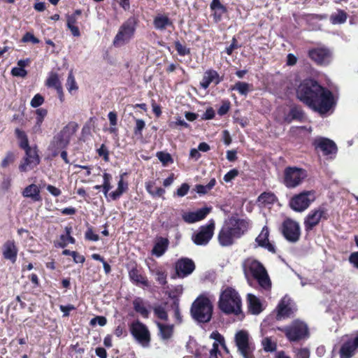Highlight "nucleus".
Masks as SVG:
<instances>
[{
    "instance_id": "1",
    "label": "nucleus",
    "mask_w": 358,
    "mask_h": 358,
    "mask_svg": "<svg viewBox=\"0 0 358 358\" xmlns=\"http://www.w3.org/2000/svg\"><path fill=\"white\" fill-rule=\"evenodd\" d=\"M296 96L308 107L320 114L327 113L335 104L331 92L313 79H306L300 83L296 90Z\"/></svg>"
},
{
    "instance_id": "2",
    "label": "nucleus",
    "mask_w": 358,
    "mask_h": 358,
    "mask_svg": "<svg viewBox=\"0 0 358 358\" xmlns=\"http://www.w3.org/2000/svg\"><path fill=\"white\" fill-rule=\"evenodd\" d=\"M242 267L248 280L252 278L257 281L262 288L266 290L271 288V282L267 271L259 261L249 257L243 262Z\"/></svg>"
},
{
    "instance_id": "3",
    "label": "nucleus",
    "mask_w": 358,
    "mask_h": 358,
    "mask_svg": "<svg viewBox=\"0 0 358 358\" xmlns=\"http://www.w3.org/2000/svg\"><path fill=\"white\" fill-rule=\"evenodd\" d=\"M218 306L225 314L239 315L242 312V301L238 292L232 287L225 288L220 295Z\"/></svg>"
},
{
    "instance_id": "4",
    "label": "nucleus",
    "mask_w": 358,
    "mask_h": 358,
    "mask_svg": "<svg viewBox=\"0 0 358 358\" xmlns=\"http://www.w3.org/2000/svg\"><path fill=\"white\" fill-rule=\"evenodd\" d=\"M190 313L194 320L206 323L210 320L213 313V304L205 294L199 296L191 306Z\"/></svg>"
},
{
    "instance_id": "5",
    "label": "nucleus",
    "mask_w": 358,
    "mask_h": 358,
    "mask_svg": "<svg viewBox=\"0 0 358 358\" xmlns=\"http://www.w3.org/2000/svg\"><path fill=\"white\" fill-rule=\"evenodd\" d=\"M78 124L73 122H69L53 137L50 145L52 156H57L59 151L65 149L69 144L71 136L76 132Z\"/></svg>"
},
{
    "instance_id": "6",
    "label": "nucleus",
    "mask_w": 358,
    "mask_h": 358,
    "mask_svg": "<svg viewBox=\"0 0 358 358\" xmlns=\"http://www.w3.org/2000/svg\"><path fill=\"white\" fill-rule=\"evenodd\" d=\"M136 24V21L135 18H129L120 27V29L113 40V45L116 47H120L128 43L134 34Z\"/></svg>"
},
{
    "instance_id": "7",
    "label": "nucleus",
    "mask_w": 358,
    "mask_h": 358,
    "mask_svg": "<svg viewBox=\"0 0 358 358\" xmlns=\"http://www.w3.org/2000/svg\"><path fill=\"white\" fill-rule=\"evenodd\" d=\"M235 343L238 352L243 358H251L255 349L250 341L249 334L244 330L238 331L235 335Z\"/></svg>"
},
{
    "instance_id": "8",
    "label": "nucleus",
    "mask_w": 358,
    "mask_h": 358,
    "mask_svg": "<svg viewBox=\"0 0 358 358\" xmlns=\"http://www.w3.org/2000/svg\"><path fill=\"white\" fill-rule=\"evenodd\" d=\"M306 177V171L296 167H287L284 173V183L289 188L299 185Z\"/></svg>"
},
{
    "instance_id": "9",
    "label": "nucleus",
    "mask_w": 358,
    "mask_h": 358,
    "mask_svg": "<svg viewBox=\"0 0 358 358\" xmlns=\"http://www.w3.org/2000/svg\"><path fill=\"white\" fill-rule=\"evenodd\" d=\"M287 338L291 341H297L308 336V330L306 324L296 320L285 329Z\"/></svg>"
},
{
    "instance_id": "10",
    "label": "nucleus",
    "mask_w": 358,
    "mask_h": 358,
    "mask_svg": "<svg viewBox=\"0 0 358 358\" xmlns=\"http://www.w3.org/2000/svg\"><path fill=\"white\" fill-rule=\"evenodd\" d=\"M130 329L133 336L143 347L149 346L150 334L145 324L139 321H136L131 324Z\"/></svg>"
},
{
    "instance_id": "11",
    "label": "nucleus",
    "mask_w": 358,
    "mask_h": 358,
    "mask_svg": "<svg viewBox=\"0 0 358 358\" xmlns=\"http://www.w3.org/2000/svg\"><path fill=\"white\" fill-rule=\"evenodd\" d=\"M282 232L288 241L296 243L301 235L299 224L291 219H286L282 223Z\"/></svg>"
},
{
    "instance_id": "12",
    "label": "nucleus",
    "mask_w": 358,
    "mask_h": 358,
    "mask_svg": "<svg viewBox=\"0 0 358 358\" xmlns=\"http://www.w3.org/2000/svg\"><path fill=\"white\" fill-rule=\"evenodd\" d=\"M309 57L319 65L326 66L332 59L331 51L326 47H318L308 51Z\"/></svg>"
},
{
    "instance_id": "13",
    "label": "nucleus",
    "mask_w": 358,
    "mask_h": 358,
    "mask_svg": "<svg viewBox=\"0 0 358 358\" xmlns=\"http://www.w3.org/2000/svg\"><path fill=\"white\" fill-rule=\"evenodd\" d=\"M315 199L313 193L305 192L294 196L290 201L291 208L298 212L306 210Z\"/></svg>"
},
{
    "instance_id": "14",
    "label": "nucleus",
    "mask_w": 358,
    "mask_h": 358,
    "mask_svg": "<svg viewBox=\"0 0 358 358\" xmlns=\"http://www.w3.org/2000/svg\"><path fill=\"white\" fill-rule=\"evenodd\" d=\"M215 224L211 220L209 224L200 227L199 231L192 236V241L196 245H205L212 238Z\"/></svg>"
},
{
    "instance_id": "15",
    "label": "nucleus",
    "mask_w": 358,
    "mask_h": 358,
    "mask_svg": "<svg viewBox=\"0 0 358 358\" xmlns=\"http://www.w3.org/2000/svg\"><path fill=\"white\" fill-rule=\"evenodd\" d=\"M40 163V158L36 148L28 149L25 151V157L19 166L21 172H27L34 169Z\"/></svg>"
},
{
    "instance_id": "16",
    "label": "nucleus",
    "mask_w": 358,
    "mask_h": 358,
    "mask_svg": "<svg viewBox=\"0 0 358 358\" xmlns=\"http://www.w3.org/2000/svg\"><path fill=\"white\" fill-rule=\"evenodd\" d=\"M175 269L176 275L178 278H184L194 271L195 264L189 258H181L176 262Z\"/></svg>"
},
{
    "instance_id": "17",
    "label": "nucleus",
    "mask_w": 358,
    "mask_h": 358,
    "mask_svg": "<svg viewBox=\"0 0 358 358\" xmlns=\"http://www.w3.org/2000/svg\"><path fill=\"white\" fill-rule=\"evenodd\" d=\"M322 219H327V211L324 207L312 210L305 220L306 230L312 229Z\"/></svg>"
},
{
    "instance_id": "18",
    "label": "nucleus",
    "mask_w": 358,
    "mask_h": 358,
    "mask_svg": "<svg viewBox=\"0 0 358 358\" xmlns=\"http://www.w3.org/2000/svg\"><path fill=\"white\" fill-rule=\"evenodd\" d=\"M294 310V303L292 300L285 296L283 297L278 306L277 319L289 317Z\"/></svg>"
},
{
    "instance_id": "19",
    "label": "nucleus",
    "mask_w": 358,
    "mask_h": 358,
    "mask_svg": "<svg viewBox=\"0 0 358 358\" xmlns=\"http://www.w3.org/2000/svg\"><path fill=\"white\" fill-rule=\"evenodd\" d=\"M358 348V335L344 342L340 349L341 358H351Z\"/></svg>"
},
{
    "instance_id": "20",
    "label": "nucleus",
    "mask_w": 358,
    "mask_h": 358,
    "mask_svg": "<svg viewBox=\"0 0 358 358\" xmlns=\"http://www.w3.org/2000/svg\"><path fill=\"white\" fill-rule=\"evenodd\" d=\"M210 208H203L194 212H185L182 215L183 220L187 223H194L206 217L210 213Z\"/></svg>"
},
{
    "instance_id": "21",
    "label": "nucleus",
    "mask_w": 358,
    "mask_h": 358,
    "mask_svg": "<svg viewBox=\"0 0 358 358\" xmlns=\"http://www.w3.org/2000/svg\"><path fill=\"white\" fill-rule=\"evenodd\" d=\"M268 236L269 231L268 227L265 226L262 228L260 234L256 238L255 241L257 243L259 246L266 248L272 253H275V246L268 241Z\"/></svg>"
},
{
    "instance_id": "22",
    "label": "nucleus",
    "mask_w": 358,
    "mask_h": 358,
    "mask_svg": "<svg viewBox=\"0 0 358 358\" xmlns=\"http://www.w3.org/2000/svg\"><path fill=\"white\" fill-rule=\"evenodd\" d=\"M221 80L222 79L216 71L209 69L204 73L202 80L200 83V85L202 88L206 90L211 83H214L216 85L219 84Z\"/></svg>"
},
{
    "instance_id": "23",
    "label": "nucleus",
    "mask_w": 358,
    "mask_h": 358,
    "mask_svg": "<svg viewBox=\"0 0 358 358\" xmlns=\"http://www.w3.org/2000/svg\"><path fill=\"white\" fill-rule=\"evenodd\" d=\"M129 280L136 285H142L145 287L149 286L147 278L141 273V271L138 269L136 265L129 269Z\"/></svg>"
},
{
    "instance_id": "24",
    "label": "nucleus",
    "mask_w": 358,
    "mask_h": 358,
    "mask_svg": "<svg viewBox=\"0 0 358 358\" xmlns=\"http://www.w3.org/2000/svg\"><path fill=\"white\" fill-rule=\"evenodd\" d=\"M315 145L317 148L320 149L324 155H329L336 151V145L334 141L325 138H320L315 141Z\"/></svg>"
},
{
    "instance_id": "25",
    "label": "nucleus",
    "mask_w": 358,
    "mask_h": 358,
    "mask_svg": "<svg viewBox=\"0 0 358 358\" xmlns=\"http://www.w3.org/2000/svg\"><path fill=\"white\" fill-rule=\"evenodd\" d=\"M18 250L14 241H7L3 245V256L6 259L15 263L17 259Z\"/></svg>"
},
{
    "instance_id": "26",
    "label": "nucleus",
    "mask_w": 358,
    "mask_h": 358,
    "mask_svg": "<svg viewBox=\"0 0 358 358\" xmlns=\"http://www.w3.org/2000/svg\"><path fill=\"white\" fill-rule=\"evenodd\" d=\"M234 238H236L232 235L231 229L224 225L220 230L218 235L220 244L222 246L231 245L233 243Z\"/></svg>"
},
{
    "instance_id": "27",
    "label": "nucleus",
    "mask_w": 358,
    "mask_h": 358,
    "mask_svg": "<svg viewBox=\"0 0 358 358\" xmlns=\"http://www.w3.org/2000/svg\"><path fill=\"white\" fill-rule=\"evenodd\" d=\"M210 7L213 11V18L215 22L220 21L222 15L227 13V8L221 3L220 0H213Z\"/></svg>"
},
{
    "instance_id": "28",
    "label": "nucleus",
    "mask_w": 358,
    "mask_h": 358,
    "mask_svg": "<svg viewBox=\"0 0 358 358\" xmlns=\"http://www.w3.org/2000/svg\"><path fill=\"white\" fill-rule=\"evenodd\" d=\"M22 195L26 198H31L34 201H39L41 200L40 196V189L37 185L31 184L24 188Z\"/></svg>"
},
{
    "instance_id": "29",
    "label": "nucleus",
    "mask_w": 358,
    "mask_h": 358,
    "mask_svg": "<svg viewBox=\"0 0 358 358\" xmlns=\"http://www.w3.org/2000/svg\"><path fill=\"white\" fill-rule=\"evenodd\" d=\"M159 329V335L161 339L166 341L171 338L173 333V325L157 322Z\"/></svg>"
},
{
    "instance_id": "30",
    "label": "nucleus",
    "mask_w": 358,
    "mask_h": 358,
    "mask_svg": "<svg viewBox=\"0 0 358 358\" xmlns=\"http://www.w3.org/2000/svg\"><path fill=\"white\" fill-rule=\"evenodd\" d=\"M169 241L166 238H160L155 244L152 252L157 257H161L167 250Z\"/></svg>"
},
{
    "instance_id": "31",
    "label": "nucleus",
    "mask_w": 358,
    "mask_h": 358,
    "mask_svg": "<svg viewBox=\"0 0 358 358\" xmlns=\"http://www.w3.org/2000/svg\"><path fill=\"white\" fill-rule=\"evenodd\" d=\"M248 301L249 309L252 313L257 315L262 312V304L259 299L254 294H248Z\"/></svg>"
},
{
    "instance_id": "32",
    "label": "nucleus",
    "mask_w": 358,
    "mask_h": 358,
    "mask_svg": "<svg viewBox=\"0 0 358 358\" xmlns=\"http://www.w3.org/2000/svg\"><path fill=\"white\" fill-rule=\"evenodd\" d=\"M153 24L156 29L164 30L167 27L171 26L172 22L167 16L158 15L155 17Z\"/></svg>"
},
{
    "instance_id": "33",
    "label": "nucleus",
    "mask_w": 358,
    "mask_h": 358,
    "mask_svg": "<svg viewBox=\"0 0 358 358\" xmlns=\"http://www.w3.org/2000/svg\"><path fill=\"white\" fill-rule=\"evenodd\" d=\"M46 85L54 87L59 94L62 93V87L57 73H51L46 81Z\"/></svg>"
},
{
    "instance_id": "34",
    "label": "nucleus",
    "mask_w": 358,
    "mask_h": 358,
    "mask_svg": "<svg viewBox=\"0 0 358 358\" xmlns=\"http://www.w3.org/2000/svg\"><path fill=\"white\" fill-rule=\"evenodd\" d=\"M231 90H236L243 96H247L248 92L252 90V85L245 82H237L234 85L231 86Z\"/></svg>"
},
{
    "instance_id": "35",
    "label": "nucleus",
    "mask_w": 358,
    "mask_h": 358,
    "mask_svg": "<svg viewBox=\"0 0 358 358\" xmlns=\"http://www.w3.org/2000/svg\"><path fill=\"white\" fill-rule=\"evenodd\" d=\"M127 184L124 183L123 179L121 178L117 184V188L115 191L110 192L108 196L109 198L113 201L118 199L121 195L127 190Z\"/></svg>"
},
{
    "instance_id": "36",
    "label": "nucleus",
    "mask_w": 358,
    "mask_h": 358,
    "mask_svg": "<svg viewBox=\"0 0 358 358\" xmlns=\"http://www.w3.org/2000/svg\"><path fill=\"white\" fill-rule=\"evenodd\" d=\"M134 310L140 313L143 317H148L149 315V311L143 305V300L140 298L136 299L133 301Z\"/></svg>"
},
{
    "instance_id": "37",
    "label": "nucleus",
    "mask_w": 358,
    "mask_h": 358,
    "mask_svg": "<svg viewBox=\"0 0 358 358\" xmlns=\"http://www.w3.org/2000/svg\"><path fill=\"white\" fill-rule=\"evenodd\" d=\"M347 20V14L342 10H338L337 13H333L330 16V21L334 24H343Z\"/></svg>"
},
{
    "instance_id": "38",
    "label": "nucleus",
    "mask_w": 358,
    "mask_h": 358,
    "mask_svg": "<svg viewBox=\"0 0 358 358\" xmlns=\"http://www.w3.org/2000/svg\"><path fill=\"white\" fill-rule=\"evenodd\" d=\"M150 272L155 275V280L161 285H165L167 283L166 273L161 268L150 270Z\"/></svg>"
},
{
    "instance_id": "39",
    "label": "nucleus",
    "mask_w": 358,
    "mask_h": 358,
    "mask_svg": "<svg viewBox=\"0 0 358 358\" xmlns=\"http://www.w3.org/2000/svg\"><path fill=\"white\" fill-rule=\"evenodd\" d=\"M276 200V196L271 192H264L261 194L258 197V201L261 204H272Z\"/></svg>"
},
{
    "instance_id": "40",
    "label": "nucleus",
    "mask_w": 358,
    "mask_h": 358,
    "mask_svg": "<svg viewBox=\"0 0 358 358\" xmlns=\"http://www.w3.org/2000/svg\"><path fill=\"white\" fill-rule=\"evenodd\" d=\"M301 118H303L302 110L298 107H292L286 117L285 120L290 122L293 120H301Z\"/></svg>"
},
{
    "instance_id": "41",
    "label": "nucleus",
    "mask_w": 358,
    "mask_h": 358,
    "mask_svg": "<svg viewBox=\"0 0 358 358\" xmlns=\"http://www.w3.org/2000/svg\"><path fill=\"white\" fill-rule=\"evenodd\" d=\"M112 178V176L110 174L105 173L103 176V192L108 200H109V196H108V192L112 188V186L110 185V180Z\"/></svg>"
},
{
    "instance_id": "42",
    "label": "nucleus",
    "mask_w": 358,
    "mask_h": 358,
    "mask_svg": "<svg viewBox=\"0 0 358 358\" xmlns=\"http://www.w3.org/2000/svg\"><path fill=\"white\" fill-rule=\"evenodd\" d=\"M216 180L215 178H212L206 185H197L196 186V191L198 194H206L215 185Z\"/></svg>"
},
{
    "instance_id": "43",
    "label": "nucleus",
    "mask_w": 358,
    "mask_h": 358,
    "mask_svg": "<svg viewBox=\"0 0 358 358\" xmlns=\"http://www.w3.org/2000/svg\"><path fill=\"white\" fill-rule=\"evenodd\" d=\"M146 189L149 194L154 196H163L165 190L162 187H155L153 184L149 183L146 185Z\"/></svg>"
},
{
    "instance_id": "44",
    "label": "nucleus",
    "mask_w": 358,
    "mask_h": 358,
    "mask_svg": "<svg viewBox=\"0 0 358 358\" xmlns=\"http://www.w3.org/2000/svg\"><path fill=\"white\" fill-rule=\"evenodd\" d=\"M262 344L263 349L266 352H273L275 350L276 343L268 337L263 338Z\"/></svg>"
},
{
    "instance_id": "45",
    "label": "nucleus",
    "mask_w": 358,
    "mask_h": 358,
    "mask_svg": "<svg viewBox=\"0 0 358 358\" xmlns=\"http://www.w3.org/2000/svg\"><path fill=\"white\" fill-rule=\"evenodd\" d=\"M236 226H238V230L243 235L249 228L250 222L246 220L233 219Z\"/></svg>"
},
{
    "instance_id": "46",
    "label": "nucleus",
    "mask_w": 358,
    "mask_h": 358,
    "mask_svg": "<svg viewBox=\"0 0 358 358\" xmlns=\"http://www.w3.org/2000/svg\"><path fill=\"white\" fill-rule=\"evenodd\" d=\"M135 122L134 133L136 136H142V131L145 127V121L141 119H136Z\"/></svg>"
},
{
    "instance_id": "47",
    "label": "nucleus",
    "mask_w": 358,
    "mask_h": 358,
    "mask_svg": "<svg viewBox=\"0 0 358 358\" xmlns=\"http://www.w3.org/2000/svg\"><path fill=\"white\" fill-rule=\"evenodd\" d=\"M226 227H228L231 231L232 235L235 236L236 238H240L242 234L238 230V226H236L235 222L233 219H230L229 222L225 224Z\"/></svg>"
},
{
    "instance_id": "48",
    "label": "nucleus",
    "mask_w": 358,
    "mask_h": 358,
    "mask_svg": "<svg viewBox=\"0 0 358 358\" xmlns=\"http://www.w3.org/2000/svg\"><path fill=\"white\" fill-rule=\"evenodd\" d=\"M66 87L69 92H71L73 90H76L78 89L75 78L71 71L69 73L67 78Z\"/></svg>"
},
{
    "instance_id": "49",
    "label": "nucleus",
    "mask_w": 358,
    "mask_h": 358,
    "mask_svg": "<svg viewBox=\"0 0 358 358\" xmlns=\"http://www.w3.org/2000/svg\"><path fill=\"white\" fill-rule=\"evenodd\" d=\"M176 49L180 56H185L190 53V50L186 46L182 45L179 41L175 42Z\"/></svg>"
},
{
    "instance_id": "50",
    "label": "nucleus",
    "mask_w": 358,
    "mask_h": 358,
    "mask_svg": "<svg viewBox=\"0 0 358 358\" xmlns=\"http://www.w3.org/2000/svg\"><path fill=\"white\" fill-rule=\"evenodd\" d=\"M22 42L23 43H29L31 42L33 44H36L40 42V41L34 36V35L31 32H27L22 38Z\"/></svg>"
},
{
    "instance_id": "51",
    "label": "nucleus",
    "mask_w": 358,
    "mask_h": 358,
    "mask_svg": "<svg viewBox=\"0 0 358 358\" xmlns=\"http://www.w3.org/2000/svg\"><path fill=\"white\" fill-rule=\"evenodd\" d=\"M43 102V97L41 94H37L32 98L30 104L33 108H37L42 105Z\"/></svg>"
},
{
    "instance_id": "52",
    "label": "nucleus",
    "mask_w": 358,
    "mask_h": 358,
    "mask_svg": "<svg viewBox=\"0 0 358 358\" xmlns=\"http://www.w3.org/2000/svg\"><path fill=\"white\" fill-rule=\"evenodd\" d=\"M296 358H309L310 352L307 348H300L295 350Z\"/></svg>"
},
{
    "instance_id": "53",
    "label": "nucleus",
    "mask_w": 358,
    "mask_h": 358,
    "mask_svg": "<svg viewBox=\"0 0 358 358\" xmlns=\"http://www.w3.org/2000/svg\"><path fill=\"white\" fill-rule=\"evenodd\" d=\"M106 318L103 316H96L90 320V324L92 326L98 324L99 326L103 327L106 324Z\"/></svg>"
},
{
    "instance_id": "54",
    "label": "nucleus",
    "mask_w": 358,
    "mask_h": 358,
    "mask_svg": "<svg viewBox=\"0 0 358 358\" xmlns=\"http://www.w3.org/2000/svg\"><path fill=\"white\" fill-rule=\"evenodd\" d=\"M66 235H62L61 236V239L65 242V243L62 245V247H64L66 243V241H68L69 243H75V239L74 238H73L70 234H71V228H68L66 227Z\"/></svg>"
},
{
    "instance_id": "55",
    "label": "nucleus",
    "mask_w": 358,
    "mask_h": 358,
    "mask_svg": "<svg viewBox=\"0 0 358 358\" xmlns=\"http://www.w3.org/2000/svg\"><path fill=\"white\" fill-rule=\"evenodd\" d=\"M11 73L14 76L24 78L27 76V72L23 68L14 67L11 70Z\"/></svg>"
},
{
    "instance_id": "56",
    "label": "nucleus",
    "mask_w": 358,
    "mask_h": 358,
    "mask_svg": "<svg viewBox=\"0 0 358 358\" xmlns=\"http://www.w3.org/2000/svg\"><path fill=\"white\" fill-rule=\"evenodd\" d=\"M157 157L164 164H166L169 162L171 161V157L169 153H165L163 152H159L157 154Z\"/></svg>"
},
{
    "instance_id": "57",
    "label": "nucleus",
    "mask_w": 358,
    "mask_h": 358,
    "mask_svg": "<svg viewBox=\"0 0 358 358\" xmlns=\"http://www.w3.org/2000/svg\"><path fill=\"white\" fill-rule=\"evenodd\" d=\"M238 171L236 169H232L224 175L223 179L226 182H229L234 180L238 176Z\"/></svg>"
},
{
    "instance_id": "58",
    "label": "nucleus",
    "mask_w": 358,
    "mask_h": 358,
    "mask_svg": "<svg viewBox=\"0 0 358 358\" xmlns=\"http://www.w3.org/2000/svg\"><path fill=\"white\" fill-rule=\"evenodd\" d=\"M155 315L160 319L166 320L168 318V315L165 311L164 308L159 306L155 308Z\"/></svg>"
},
{
    "instance_id": "59",
    "label": "nucleus",
    "mask_w": 358,
    "mask_h": 358,
    "mask_svg": "<svg viewBox=\"0 0 358 358\" xmlns=\"http://www.w3.org/2000/svg\"><path fill=\"white\" fill-rule=\"evenodd\" d=\"M230 108V102L229 101H225L222 102V106L219 108L217 110V113L220 115H225Z\"/></svg>"
},
{
    "instance_id": "60",
    "label": "nucleus",
    "mask_w": 358,
    "mask_h": 358,
    "mask_svg": "<svg viewBox=\"0 0 358 358\" xmlns=\"http://www.w3.org/2000/svg\"><path fill=\"white\" fill-rule=\"evenodd\" d=\"M60 310L63 313L64 317H68L69 315V312L76 309V307L71 304L67 306L61 305L59 306Z\"/></svg>"
},
{
    "instance_id": "61",
    "label": "nucleus",
    "mask_w": 358,
    "mask_h": 358,
    "mask_svg": "<svg viewBox=\"0 0 358 358\" xmlns=\"http://www.w3.org/2000/svg\"><path fill=\"white\" fill-rule=\"evenodd\" d=\"M189 187L187 183H183L176 191L178 196H184L189 191Z\"/></svg>"
},
{
    "instance_id": "62",
    "label": "nucleus",
    "mask_w": 358,
    "mask_h": 358,
    "mask_svg": "<svg viewBox=\"0 0 358 358\" xmlns=\"http://www.w3.org/2000/svg\"><path fill=\"white\" fill-rule=\"evenodd\" d=\"M85 238L90 241H97L99 237L94 233L92 228H89L85 232Z\"/></svg>"
},
{
    "instance_id": "63",
    "label": "nucleus",
    "mask_w": 358,
    "mask_h": 358,
    "mask_svg": "<svg viewBox=\"0 0 358 358\" xmlns=\"http://www.w3.org/2000/svg\"><path fill=\"white\" fill-rule=\"evenodd\" d=\"M98 154L100 157H103L105 161L108 160V150L105 145L102 144L97 150Z\"/></svg>"
},
{
    "instance_id": "64",
    "label": "nucleus",
    "mask_w": 358,
    "mask_h": 358,
    "mask_svg": "<svg viewBox=\"0 0 358 358\" xmlns=\"http://www.w3.org/2000/svg\"><path fill=\"white\" fill-rule=\"evenodd\" d=\"M350 262L358 268V252H353L349 257Z\"/></svg>"
}]
</instances>
